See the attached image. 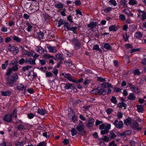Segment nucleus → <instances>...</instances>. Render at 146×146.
I'll return each mask as SVG.
<instances>
[{
  "mask_svg": "<svg viewBox=\"0 0 146 146\" xmlns=\"http://www.w3.org/2000/svg\"><path fill=\"white\" fill-rule=\"evenodd\" d=\"M84 126L82 122L80 121L76 127V129L79 131L80 135H83V134L84 133Z\"/></svg>",
  "mask_w": 146,
  "mask_h": 146,
  "instance_id": "f257e3e1",
  "label": "nucleus"
},
{
  "mask_svg": "<svg viewBox=\"0 0 146 146\" xmlns=\"http://www.w3.org/2000/svg\"><path fill=\"white\" fill-rule=\"evenodd\" d=\"M61 86H65L64 88L65 90H74L75 88L74 84L70 83L65 84L62 83L61 84Z\"/></svg>",
  "mask_w": 146,
  "mask_h": 146,
  "instance_id": "f03ea898",
  "label": "nucleus"
},
{
  "mask_svg": "<svg viewBox=\"0 0 146 146\" xmlns=\"http://www.w3.org/2000/svg\"><path fill=\"white\" fill-rule=\"evenodd\" d=\"M5 80L7 82V85L11 87L14 85L15 82V81L12 78V77L9 76L6 78Z\"/></svg>",
  "mask_w": 146,
  "mask_h": 146,
  "instance_id": "7ed1b4c3",
  "label": "nucleus"
},
{
  "mask_svg": "<svg viewBox=\"0 0 146 146\" xmlns=\"http://www.w3.org/2000/svg\"><path fill=\"white\" fill-rule=\"evenodd\" d=\"M113 124L115 127L119 129H121L123 127V123L122 121H118V120L116 119L114 122L113 123Z\"/></svg>",
  "mask_w": 146,
  "mask_h": 146,
  "instance_id": "20e7f679",
  "label": "nucleus"
},
{
  "mask_svg": "<svg viewBox=\"0 0 146 146\" xmlns=\"http://www.w3.org/2000/svg\"><path fill=\"white\" fill-rule=\"evenodd\" d=\"M97 25V23L96 22H91L88 25V27H90V30L91 31H93L94 28H95Z\"/></svg>",
  "mask_w": 146,
  "mask_h": 146,
  "instance_id": "39448f33",
  "label": "nucleus"
},
{
  "mask_svg": "<svg viewBox=\"0 0 146 146\" xmlns=\"http://www.w3.org/2000/svg\"><path fill=\"white\" fill-rule=\"evenodd\" d=\"M72 43L76 46H79L80 45V42L76 38H74L72 40Z\"/></svg>",
  "mask_w": 146,
  "mask_h": 146,
  "instance_id": "423d86ee",
  "label": "nucleus"
},
{
  "mask_svg": "<svg viewBox=\"0 0 146 146\" xmlns=\"http://www.w3.org/2000/svg\"><path fill=\"white\" fill-rule=\"evenodd\" d=\"M23 53L24 54L27 55L28 56H33V55L34 52L33 51L28 52L27 50L24 49L23 50Z\"/></svg>",
  "mask_w": 146,
  "mask_h": 146,
  "instance_id": "0eeeda50",
  "label": "nucleus"
},
{
  "mask_svg": "<svg viewBox=\"0 0 146 146\" xmlns=\"http://www.w3.org/2000/svg\"><path fill=\"white\" fill-rule=\"evenodd\" d=\"M47 48L49 52L50 53H55L57 51V50L55 46H49Z\"/></svg>",
  "mask_w": 146,
  "mask_h": 146,
  "instance_id": "6e6552de",
  "label": "nucleus"
},
{
  "mask_svg": "<svg viewBox=\"0 0 146 146\" xmlns=\"http://www.w3.org/2000/svg\"><path fill=\"white\" fill-rule=\"evenodd\" d=\"M8 50L10 51H13L14 53H17L19 52V49L18 47L13 46L10 48H8Z\"/></svg>",
  "mask_w": 146,
  "mask_h": 146,
  "instance_id": "1a4fd4ad",
  "label": "nucleus"
},
{
  "mask_svg": "<svg viewBox=\"0 0 146 146\" xmlns=\"http://www.w3.org/2000/svg\"><path fill=\"white\" fill-rule=\"evenodd\" d=\"M101 86L105 88L107 87L108 88H112V87L111 84L107 82L102 83L101 84Z\"/></svg>",
  "mask_w": 146,
  "mask_h": 146,
  "instance_id": "9d476101",
  "label": "nucleus"
},
{
  "mask_svg": "<svg viewBox=\"0 0 146 146\" xmlns=\"http://www.w3.org/2000/svg\"><path fill=\"white\" fill-rule=\"evenodd\" d=\"M36 51L38 53L42 54L45 51L44 49L41 46H38L36 47Z\"/></svg>",
  "mask_w": 146,
  "mask_h": 146,
  "instance_id": "9b49d317",
  "label": "nucleus"
},
{
  "mask_svg": "<svg viewBox=\"0 0 146 146\" xmlns=\"http://www.w3.org/2000/svg\"><path fill=\"white\" fill-rule=\"evenodd\" d=\"M64 77L71 82L74 83L76 82V81L72 78L71 75L70 74H65Z\"/></svg>",
  "mask_w": 146,
  "mask_h": 146,
  "instance_id": "f8f14e48",
  "label": "nucleus"
},
{
  "mask_svg": "<svg viewBox=\"0 0 146 146\" xmlns=\"http://www.w3.org/2000/svg\"><path fill=\"white\" fill-rule=\"evenodd\" d=\"M98 94L104 95L106 94V92L105 89L101 87H98Z\"/></svg>",
  "mask_w": 146,
  "mask_h": 146,
  "instance_id": "ddd939ff",
  "label": "nucleus"
},
{
  "mask_svg": "<svg viewBox=\"0 0 146 146\" xmlns=\"http://www.w3.org/2000/svg\"><path fill=\"white\" fill-rule=\"evenodd\" d=\"M138 124L135 121H133L131 125V127L133 129L137 130L138 129Z\"/></svg>",
  "mask_w": 146,
  "mask_h": 146,
  "instance_id": "4468645a",
  "label": "nucleus"
},
{
  "mask_svg": "<svg viewBox=\"0 0 146 146\" xmlns=\"http://www.w3.org/2000/svg\"><path fill=\"white\" fill-rule=\"evenodd\" d=\"M1 95L3 96H9L11 94V92L9 90L5 91H1Z\"/></svg>",
  "mask_w": 146,
  "mask_h": 146,
  "instance_id": "2eb2a0df",
  "label": "nucleus"
},
{
  "mask_svg": "<svg viewBox=\"0 0 146 146\" xmlns=\"http://www.w3.org/2000/svg\"><path fill=\"white\" fill-rule=\"evenodd\" d=\"M142 33L140 32H137L135 33L134 38L137 39H141L142 38Z\"/></svg>",
  "mask_w": 146,
  "mask_h": 146,
  "instance_id": "dca6fc26",
  "label": "nucleus"
},
{
  "mask_svg": "<svg viewBox=\"0 0 146 146\" xmlns=\"http://www.w3.org/2000/svg\"><path fill=\"white\" fill-rule=\"evenodd\" d=\"M17 89L20 90H25L26 87L22 84H18L17 86Z\"/></svg>",
  "mask_w": 146,
  "mask_h": 146,
  "instance_id": "f3484780",
  "label": "nucleus"
},
{
  "mask_svg": "<svg viewBox=\"0 0 146 146\" xmlns=\"http://www.w3.org/2000/svg\"><path fill=\"white\" fill-rule=\"evenodd\" d=\"M94 119H90L88 121V122L87 123L86 126L88 127H92L93 125V123L94 122Z\"/></svg>",
  "mask_w": 146,
  "mask_h": 146,
  "instance_id": "a211bd4d",
  "label": "nucleus"
},
{
  "mask_svg": "<svg viewBox=\"0 0 146 146\" xmlns=\"http://www.w3.org/2000/svg\"><path fill=\"white\" fill-rule=\"evenodd\" d=\"M4 120L8 122H9L12 120V118L9 115H6L4 116Z\"/></svg>",
  "mask_w": 146,
  "mask_h": 146,
  "instance_id": "6ab92c4d",
  "label": "nucleus"
},
{
  "mask_svg": "<svg viewBox=\"0 0 146 146\" xmlns=\"http://www.w3.org/2000/svg\"><path fill=\"white\" fill-rule=\"evenodd\" d=\"M123 12L127 16L131 15L132 17L133 14L131 13V12L128 9H125L123 10Z\"/></svg>",
  "mask_w": 146,
  "mask_h": 146,
  "instance_id": "aec40b11",
  "label": "nucleus"
},
{
  "mask_svg": "<svg viewBox=\"0 0 146 146\" xmlns=\"http://www.w3.org/2000/svg\"><path fill=\"white\" fill-rule=\"evenodd\" d=\"M35 60V59L34 60L32 58H30L28 60L26 61L25 62L27 63H29L31 65H35L36 64Z\"/></svg>",
  "mask_w": 146,
  "mask_h": 146,
  "instance_id": "412c9836",
  "label": "nucleus"
},
{
  "mask_svg": "<svg viewBox=\"0 0 146 146\" xmlns=\"http://www.w3.org/2000/svg\"><path fill=\"white\" fill-rule=\"evenodd\" d=\"M136 97L133 93H130L128 97V98L129 100H134L136 99Z\"/></svg>",
  "mask_w": 146,
  "mask_h": 146,
  "instance_id": "4be33fe9",
  "label": "nucleus"
},
{
  "mask_svg": "<svg viewBox=\"0 0 146 146\" xmlns=\"http://www.w3.org/2000/svg\"><path fill=\"white\" fill-rule=\"evenodd\" d=\"M131 119L130 117H129L124 121V123L125 125H129L131 123Z\"/></svg>",
  "mask_w": 146,
  "mask_h": 146,
  "instance_id": "5701e85b",
  "label": "nucleus"
},
{
  "mask_svg": "<svg viewBox=\"0 0 146 146\" xmlns=\"http://www.w3.org/2000/svg\"><path fill=\"white\" fill-rule=\"evenodd\" d=\"M54 6L56 8L58 9H62L63 7V4L61 3H56Z\"/></svg>",
  "mask_w": 146,
  "mask_h": 146,
  "instance_id": "b1692460",
  "label": "nucleus"
},
{
  "mask_svg": "<svg viewBox=\"0 0 146 146\" xmlns=\"http://www.w3.org/2000/svg\"><path fill=\"white\" fill-rule=\"evenodd\" d=\"M32 67L29 65H27L26 66H24L22 68V70L24 72L29 71V69H30Z\"/></svg>",
  "mask_w": 146,
  "mask_h": 146,
  "instance_id": "393cba45",
  "label": "nucleus"
},
{
  "mask_svg": "<svg viewBox=\"0 0 146 146\" xmlns=\"http://www.w3.org/2000/svg\"><path fill=\"white\" fill-rule=\"evenodd\" d=\"M136 107H137V110L139 112L142 113L143 111V106L141 105H137Z\"/></svg>",
  "mask_w": 146,
  "mask_h": 146,
  "instance_id": "a878e982",
  "label": "nucleus"
},
{
  "mask_svg": "<svg viewBox=\"0 0 146 146\" xmlns=\"http://www.w3.org/2000/svg\"><path fill=\"white\" fill-rule=\"evenodd\" d=\"M109 138L110 140L116 137V135L113 133V131H111L109 135Z\"/></svg>",
  "mask_w": 146,
  "mask_h": 146,
  "instance_id": "bb28decb",
  "label": "nucleus"
},
{
  "mask_svg": "<svg viewBox=\"0 0 146 146\" xmlns=\"http://www.w3.org/2000/svg\"><path fill=\"white\" fill-rule=\"evenodd\" d=\"M38 113L40 115H43L46 113V111L42 109L38 110Z\"/></svg>",
  "mask_w": 146,
  "mask_h": 146,
  "instance_id": "cd10ccee",
  "label": "nucleus"
},
{
  "mask_svg": "<svg viewBox=\"0 0 146 146\" xmlns=\"http://www.w3.org/2000/svg\"><path fill=\"white\" fill-rule=\"evenodd\" d=\"M109 30L110 31H116L117 29L116 27L114 25H111L109 27Z\"/></svg>",
  "mask_w": 146,
  "mask_h": 146,
  "instance_id": "c85d7f7f",
  "label": "nucleus"
},
{
  "mask_svg": "<svg viewBox=\"0 0 146 146\" xmlns=\"http://www.w3.org/2000/svg\"><path fill=\"white\" fill-rule=\"evenodd\" d=\"M64 26L67 29V31L69 30L71 27L70 24L67 22L64 23Z\"/></svg>",
  "mask_w": 146,
  "mask_h": 146,
  "instance_id": "c756f323",
  "label": "nucleus"
},
{
  "mask_svg": "<svg viewBox=\"0 0 146 146\" xmlns=\"http://www.w3.org/2000/svg\"><path fill=\"white\" fill-rule=\"evenodd\" d=\"M104 47L105 49L108 50H111L112 49L111 46L108 43H105L104 46Z\"/></svg>",
  "mask_w": 146,
  "mask_h": 146,
  "instance_id": "7c9ffc66",
  "label": "nucleus"
},
{
  "mask_svg": "<svg viewBox=\"0 0 146 146\" xmlns=\"http://www.w3.org/2000/svg\"><path fill=\"white\" fill-rule=\"evenodd\" d=\"M109 3L110 5H113L114 6H116L117 3L116 1L114 0H110L109 1Z\"/></svg>",
  "mask_w": 146,
  "mask_h": 146,
  "instance_id": "2f4dec72",
  "label": "nucleus"
},
{
  "mask_svg": "<svg viewBox=\"0 0 146 146\" xmlns=\"http://www.w3.org/2000/svg\"><path fill=\"white\" fill-rule=\"evenodd\" d=\"M9 76H11L12 78L15 81L18 79V76L16 73L13 74L12 75H10Z\"/></svg>",
  "mask_w": 146,
  "mask_h": 146,
  "instance_id": "473e14b6",
  "label": "nucleus"
},
{
  "mask_svg": "<svg viewBox=\"0 0 146 146\" xmlns=\"http://www.w3.org/2000/svg\"><path fill=\"white\" fill-rule=\"evenodd\" d=\"M18 129L21 130H23L25 129L26 127L22 125H20L17 126Z\"/></svg>",
  "mask_w": 146,
  "mask_h": 146,
  "instance_id": "72a5a7b5",
  "label": "nucleus"
},
{
  "mask_svg": "<svg viewBox=\"0 0 146 146\" xmlns=\"http://www.w3.org/2000/svg\"><path fill=\"white\" fill-rule=\"evenodd\" d=\"M93 49L94 50H98L99 51L101 52H102V50L100 48L98 44L94 45L93 47Z\"/></svg>",
  "mask_w": 146,
  "mask_h": 146,
  "instance_id": "f704fd0d",
  "label": "nucleus"
},
{
  "mask_svg": "<svg viewBox=\"0 0 146 146\" xmlns=\"http://www.w3.org/2000/svg\"><path fill=\"white\" fill-rule=\"evenodd\" d=\"M102 140L106 142H108L110 141V139L109 137L105 136H104L102 138Z\"/></svg>",
  "mask_w": 146,
  "mask_h": 146,
  "instance_id": "c9c22d12",
  "label": "nucleus"
},
{
  "mask_svg": "<svg viewBox=\"0 0 146 146\" xmlns=\"http://www.w3.org/2000/svg\"><path fill=\"white\" fill-rule=\"evenodd\" d=\"M14 40L18 42H20L21 41V39L19 37L15 36L12 37Z\"/></svg>",
  "mask_w": 146,
  "mask_h": 146,
  "instance_id": "e433bc0d",
  "label": "nucleus"
},
{
  "mask_svg": "<svg viewBox=\"0 0 146 146\" xmlns=\"http://www.w3.org/2000/svg\"><path fill=\"white\" fill-rule=\"evenodd\" d=\"M110 100L111 102L115 104H116L117 102L116 98L114 96H112L110 99Z\"/></svg>",
  "mask_w": 146,
  "mask_h": 146,
  "instance_id": "4c0bfd02",
  "label": "nucleus"
},
{
  "mask_svg": "<svg viewBox=\"0 0 146 146\" xmlns=\"http://www.w3.org/2000/svg\"><path fill=\"white\" fill-rule=\"evenodd\" d=\"M43 57L45 59H48L51 58H53V56H50L49 54H44L43 56Z\"/></svg>",
  "mask_w": 146,
  "mask_h": 146,
  "instance_id": "58836bf2",
  "label": "nucleus"
},
{
  "mask_svg": "<svg viewBox=\"0 0 146 146\" xmlns=\"http://www.w3.org/2000/svg\"><path fill=\"white\" fill-rule=\"evenodd\" d=\"M65 21L64 20H62V19H60L58 23V27H60L61 25H63L64 24Z\"/></svg>",
  "mask_w": 146,
  "mask_h": 146,
  "instance_id": "ea45409f",
  "label": "nucleus"
},
{
  "mask_svg": "<svg viewBox=\"0 0 146 146\" xmlns=\"http://www.w3.org/2000/svg\"><path fill=\"white\" fill-rule=\"evenodd\" d=\"M139 27L141 29H143V28L146 29V22H144L140 24Z\"/></svg>",
  "mask_w": 146,
  "mask_h": 146,
  "instance_id": "a19ab883",
  "label": "nucleus"
},
{
  "mask_svg": "<svg viewBox=\"0 0 146 146\" xmlns=\"http://www.w3.org/2000/svg\"><path fill=\"white\" fill-rule=\"evenodd\" d=\"M71 131V135L72 136H74L76 135L77 133V131L74 128H73Z\"/></svg>",
  "mask_w": 146,
  "mask_h": 146,
  "instance_id": "79ce46f5",
  "label": "nucleus"
},
{
  "mask_svg": "<svg viewBox=\"0 0 146 146\" xmlns=\"http://www.w3.org/2000/svg\"><path fill=\"white\" fill-rule=\"evenodd\" d=\"M38 38L39 39H41L43 38L44 36V33L42 32H40L37 34Z\"/></svg>",
  "mask_w": 146,
  "mask_h": 146,
  "instance_id": "37998d69",
  "label": "nucleus"
},
{
  "mask_svg": "<svg viewBox=\"0 0 146 146\" xmlns=\"http://www.w3.org/2000/svg\"><path fill=\"white\" fill-rule=\"evenodd\" d=\"M118 106L120 108H122L123 107H126L127 106V104L123 102H121L119 103L118 104Z\"/></svg>",
  "mask_w": 146,
  "mask_h": 146,
  "instance_id": "c03bdc74",
  "label": "nucleus"
},
{
  "mask_svg": "<svg viewBox=\"0 0 146 146\" xmlns=\"http://www.w3.org/2000/svg\"><path fill=\"white\" fill-rule=\"evenodd\" d=\"M91 94H98V88L93 89L90 92Z\"/></svg>",
  "mask_w": 146,
  "mask_h": 146,
  "instance_id": "a18cd8bd",
  "label": "nucleus"
},
{
  "mask_svg": "<svg viewBox=\"0 0 146 146\" xmlns=\"http://www.w3.org/2000/svg\"><path fill=\"white\" fill-rule=\"evenodd\" d=\"M46 76L47 77H52L53 75V74L50 72L46 71L45 73Z\"/></svg>",
  "mask_w": 146,
  "mask_h": 146,
  "instance_id": "49530a36",
  "label": "nucleus"
},
{
  "mask_svg": "<svg viewBox=\"0 0 146 146\" xmlns=\"http://www.w3.org/2000/svg\"><path fill=\"white\" fill-rule=\"evenodd\" d=\"M18 65L16 64L15 65H13L12 67L11 68V69L13 71H15L18 70Z\"/></svg>",
  "mask_w": 146,
  "mask_h": 146,
  "instance_id": "de8ad7c7",
  "label": "nucleus"
},
{
  "mask_svg": "<svg viewBox=\"0 0 146 146\" xmlns=\"http://www.w3.org/2000/svg\"><path fill=\"white\" fill-rule=\"evenodd\" d=\"M141 19L142 20H144L146 19V13L143 12V13L141 14Z\"/></svg>",
  "mask_w": 146,
  "mask_h": 146,
  "instance_id": "09e8293b",
  "label": "nucleus"
},
{
  "mask_svg": "<svg viewBox=\"0 0 146 146\" xmlns=\"http://www.w3.org/2000/svg\"><path fill=\"white\" fill-rule=\"evenodd\" d=\"M8 60H6L5 62V64H3L2 65V68L3 69H5L6 68V66L8 64Z\"/></svg>",
  "mask_w": 146,
  "mask_h": 146,
  "instance_id": "8fccbe9b",
  "label": "nucleus"
},
{
  "mask_svg": "<svg viewBox=\"0 0 146 146\" xmlns=\"http://www.w3.org/2000/svg\"><path fill=\"white\" fill-rule=\"evenodd\" d=\"M55 56L57 59L59 60L62 59V55L60 54H56Z\"/></svg>",
  "mask_w": 146,
  "mask_h": 146,
  "instance_id": "3c124183",
  "label": "nucleus"
},
{
  "mask_svg": "<svg viewBox=\"0 0 146 146\" xmlns=\"http://www.w3.org/2000/svg\"><path fill=\"white\" fill-rule=\"evenodd\" d=\"M67 19L68 21L71 23L73 22V21L72 17L70 15H69L67 17Z\"/></svg>",
  "mask_w": 146,
  "mask_h": 146,
  "instance_id": "603ef678",
  "label": "nucleus"
},
{
  "mask_svg": "<svg viewBox=\"0 0 146 146\" xmlns=\"http://www.w3.org/2000/svg\"><path fill=\"white\" fill-rule=\"evenodd\" d=\"M66 63L70 67L72 65L71 61L69 59L66 60Z\"/></svg>",
  "mask_w": 146,
  "mask_h": 146,
  "instance_id": "864d4df0",
  "label": "nucleus"
},
{
  "mask_svg": "<svg viewBox=\"0 0 146 146\" xmlns=\"http://www.w3.org/2000/svg\"><path fill=\"white\" fill-rule=\"evenodd\" d=\"M27 25L28 27L27 28V30L28 31H30L31 29L32 28V26L29 23H27Z\"/></svg>",
  "mask_w": 146,
  "mask_h": 146,
  "instance_id": "5fc2aeb1",
  "label": "nucleus"
},
{
  "mask_svg": "<svg viewBox=\"0 0 146 146\" xmlns=\"http://www.w3.org/2000/svg\"><path fill=\"white\" fill-rule=\"evenodd\" d=\"M97 80H98L100 82H104L106 81L105 79L104 78H102L101 77H98L97 78Z\"/></svg>",
  "mask_w": 146,
  "mask_h": 146,
  "instance_id": "6e6d98bb",
  "label": "nucleus"
},
{
  "mask_svg": "<svg viewBox=\"0 0 146 146\" xmlns=\"http://www.w3.org/2000/svg\"><path fill=\"white\" fill-rule=\"evenodd\" d=\"M130 5H133L137 4V2L135 0H131L129 3Z\"/></svg>",
  "mask_w": 146,
  "mask_h": 146,
  "instance_id": "4d7b16f0",
  "label": "nucleus"
},
{
  "mask_svg": "<svg viewBox=\"0 0 146 146\" xmlns=\"http://www.w3.org/2000/svg\"><path fill=\"white\" fill-rule=\"evenodd\" d=\"M42 135L44 137H45L47 139H48L50 137V135L48 134L46 132H44L42 133Z\"/></svg>",
  "mask_w": 146,
  "mask_h": 146,
  "instance_id": "13d9d810",
  "label": "nucleus"
},
{
  "mask_svg": "<svg viewBox=\"0 0 146 146\" xmlns=\"http://www.w3.org/2000/svg\"><path fill=\"white\" fill-rule=\"evenodd\" d=\"M108 130H107V129H105L104 130H102L101 131V133L102 135H104L108 133Z\"/></svg>",
  "mask_w": 146,
  "mask_h": 146,
  "instance_id": "bf43d9fd",
  "label": "nucleus"
},
{
  "mask_svg": "<svg viewBox=\"0 0 146 146\" xmlns=\"http://www.w3.org/2000/svg\"><path fill=\"white\" fill-rule=\"evenodd\" d=\"M12 71L13 70L11 69V68H8L6 73V75H9V74H11Z\"/></svg>",
  "mask_w": 146,
  "mask_h": 146,
  "instance_id": "052dcab7",
  "label": "nucleus"
},
{
  "mask_svg": "<svg viewBox=\"0 0 146 146\" xmlns=\"http://www.w3.org/2000/svg\"><path fill=\"white\" fill-rule=\"evenodd\" d=\"M17 63V60L16 59H14L12 61L11 63L9 65H14L15 64H16Z\"/></svg>",
  "mask_w": 146,
  "mask_h": 146,
  "instance_id": "680f3d73",
  "label": "nucleus"
},
{
  "mask_svg": "<svg viewBox=\"0 0 146 146\" xmlns=\"http://www.w3.org/2000/svg\"><path fill=\"white\" fill-rule=\"evenodd\" d=\"M134 73L135 75H139L140 74V72L138 69H137L134 70Z\"/></svg>",
  "mask_w": 146,
  "mask_h": 146,
  "instance_id": "e2e57ef3",
  "label": "nucleus"
},
{
  "mask_svg": "<svg viewBox=\"0 0 146 146\" xmlns=\"http://www.w3.org/2000/svg\"><path fill=\"white\" fill-rule=\"evenodd\" d=\"M131 89L133 92H136L138 90V88L133 86Z\"/></svg>",
  "mask_w": 146,
  "mask_h": 146,
  "instance_id": "0e129e2a",
  "label": "nucleus"
},
{
  "mask_svg": "<svg viewBox=\"0 0 146 146\" xmlns=\"http://www.w3.org/2000/svg\"><path fill=\"white\" fill-rule=\"evenodd\" d=\"M119 18L122 21H124L125 19V16L123 15H120Z\"/></svg>",
  "mask_w": 146,
  "mask_h": 146,
  "instance_id": "69168bd1",
  "label": "nucleus"
},
{
  "mask_svg": "<svg viewBox=\"0 0 146 146\" xmlns=\"http://www.w3.org/2000/svg\"><path fill=\"white\" fill-rule=\"evenodd\" d=\"M123 115V114L122 113L119 112H118L117 113V116H118L119 118H122Z\"/></svg>",
  "mask_w": 146,
  "mask_h": 146,
  "instance_id": "338daca9",
  "label": "nucleus"
},
{
  "mask_svg": "<svg viewBox=\"0 0 146 146\" xmlns=\"http://www.w3.org/2000/svg\"><path fill=\"white\" fill-rule=\"evenodd\" d=\"M27 116L28 118L29 119L33 118L34 116V115L32 113H29L27 114Z\"/></svg>",
  "mask_w": 146,
  "mask_h": 146,
  "instance_id": "774afa93",
  "label": "nucleus"
}]
</instances>
